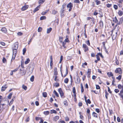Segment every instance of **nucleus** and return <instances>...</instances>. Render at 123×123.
<instances>
[{"instance_id":"43","label":"nucleus","mask_w":123,"mask_h":123,"mask_svg":"<svg viewBox=\"0 0 123 123\" xmlns=\"http://www.w3.org/2000/svg\"><path fill=\"white\" fill-rule=\"evenodd\" d=\"M96 3V4L97 5H99L100 4V1L98 0H96L95 1Z\"/></svg>"},{"instance_id":"62","label":"nucleus","mask_w":123,"mask_h":123,"mask_svg":"<svg viewBox=\"0 0 123 123\" xmlns=\"http://www.w3.org/2000/svg\"><path fill=\"white\" fill-rule=\"evenodd\" d=\"M86 43L88 45L90 46V43L89 40L87 41H86Z\"/></svg>"},{"instance_id":"49","label":"nucleus","mask_w":123,"mask_h":123,"mask_svg":"<svg viewBox=\"0 0 123 123\" xmlns=\"http://www.w3.org/2000/svg\"><path fill=\"white\" fill-rule=\"evenodd\" d=\"M113 7L115 10H117L118 9V6L116 5H114Z\"/></svg>"},{"instance_id":"41","label":"nucleus","mask_w":123,"mask_h":123,"mask_svg":"<svg viewBox=\"0 0 123 123\" xmlns=\"http://www.w3.org/2000/svg\"><path fill=\"white\" fill-rule=\"evenodd\" d=\"M121 77L122 76L121 75H119L118 77L116 78V79L117 80H120L121 79Z\"/></svg>"},{"instance_id":"20","label":"nucleus","mask_w":123,"mask_h":123,"mask_svg":"<svg viewBox=\"0 0 123 123\" xmlns=\"http://www.w3.org/2000/svg\"><path fill=\"white\" fill-rule=\"evenodd\" d=\"M113 21L115 23H117L118 22V20L116 17L113 18Z\"/></svg>"},{"instance_id":"63","label":"nucleus","mask_w":123,"mask_h":123,"mask_svg":"<svg viewBox=\"0 0 123 123\" xmlns=\"http://www.w3.org/2000/svg\"><path fill=\"white\" fill-rule=\"evenodd\" d=\"M123 18H121L120 19L119 22H120L122 23L123 22Z\"/></svg>"},{"instance_id":"7","label":"nucleus","mask_w":123,"mask_h":123,"mask_svg":"<svg viewBox=\"0 0 123 123\" xmlns=\"http://www.w3.org/2000/svg\"><path fill=\"white\" fill-rule=\"evenodd\" d=\"M1 30L5 33H6L7 32L6 29L5 27H3L2 28Z\"/></svg>"},{"instance_id":"59","label":"nucleus","mask_w":123,"mask_h":123,"mask_svg":"<svg viewBox=\"0 0 123 123\" xmlns=\"http://www.w3.org/2000/svg\"><path fill=\"white\" fill-rule=\"evenodd\" d=\"M64 105H68L67 102V101H65L64 102Z\"/></svg>"},{"instance_id":"35","label":"nucleus","mask_w":123,"mask_h":123,"mask_svg":"<svg viewBox=\"0 0 123 123\" xmlns=\"http://www.w3.org/2000/svg\"><path fill=\"white\" fill-rule=\"evenodd\" d=\"M105 98L106 99H108L107 95H109V94L107 92V91H106L105 92Z\"/></svg>"},{"instance_id":"13","label":"nucleus","mask_w":123,"mask_h":123,"mask_svg":"<svg viewBox=\"0 0 123 123\" xmlns=\"http://www.w3.org/2000/svg\"><path fill=\"white\" fill-rule=\"evenodd\" d=\"M66 74H65L63 76L62 74V72H61V74H62V76L63 77H65L68 73V69L67 68H66ZM61 72H62L61 70Z\"/></svg>"},{"instance_id":"46","label":"nucleus","mask_w":123,"mask_h":123,"mask_svg":"<svg viewBox=\"0 0 123 123\" xmlns=\"http://www.w3.org/2000/svg\"><path fill=\"white\" fill-rule=\"evenodd\" d=\"M42 28L41 27H39L38 28V32H40L42 31Z\"/></svg>"},{"instance_id":"54","label":"nucleus","mask_w":123,"mask_h":123,"mask_svg":"<svg viewBox=\"0 0 123 123\" xmlns=\"http://www.w3.org/2000/svg\"><path fill=\"white\" fill-rule=\"evenodd\" d=\"M66 6V4H64L62 6V9H64L65 8Z\"/></svg>"},{"instance_id":"32","label":"nucleus","mask_w":123,"mask_h":123,"mask_svg":"<svg viewBox=\"0 0 123 123\" xmlns=\"http://www.w3.org/2000/svg\"><path fill=\"white\" fill-rule=\"evenodd\" d=\"M68 79L67 78H66L64 79V82L66 83H68Z\"/></svg>"},{"instance_id":"16","label":"nucleus","mask_w":123,"mask_h":123,"mask_svg":"<svg viewBox=\"0 0 123 123\" xmlns=\"http://www.w3.org/2000/svg\"><path fill=\"white\" fill-rule=\"evenodd\" d=\"M107 74L109 77H110L111 76H112L113 75L111 72H108L107 73Z\"/></svg>"},{"instance_id":"48","label":"nucleus","mask_w":123,"mask_h":123,"mask_svg":"<svg viewBox=\"0 0 123 123\" xmlns=\"http://www.w3.org/2000/svg\"><path fill=\"white\" fill-rule=\"evenodd\" d=\"M84 65H86V66L87 65V63L86 62H85L84 63H83V64L82 65V66L83 68L85 67V66Z\"/></svg>"},{"instance_id":"53","label":"nucleus","mask_w":123,"mask_h":123,"mask_svg":"<svg viewBox=\"0 0 123 123\" xmlns=\"http://www.w3.org/2000/svg\"><path fill=\"white\" fill-rule=\"evenodd\" d=\"M111 4H108L106 5L107 7L108 8L112 6Z\"/></svg>"},{"instance_id":"61","label":"nucleus","mask_w":123,"mask_h":123,"mask_svg":"<svg viewBox=\"0 0 123 123\" xmlns=\"http://www.w3.org/2000/svg\"><path fill=\"white\" fill-rule=\"evenodd\" d=\"M41 118L39 117H36V120H39L41 119Z\"/></svg>"},{"instance_id":"21","label":"nucleus","mask_w":123,"mask_h":123,"mask_svg":"<svg viewBox=\"0 0 123 123\" xmlns=\"http://www.w3.org/2000/svg\"><path fill=\"white\" fill-rule=\"evenodd\" d=\"M52 29L51 28L47 29V33H49L52 30Z\"/></svg>"},{"instance_id":"2","label":"nucleus","mask_w":123,"mask_h":123,"mask_svg":"<svg viewBox=\"0 0 123 123\" xmlns=\"http://www.w3.org/2000/svg\"><path fill=\"white\" fill-rule=\"evenodd\" d=\"M12 49L13 50V55L12 57V58L11 60V61L12 60H14V59L17 53V49Z\"/></svg>"},{"instance_id":"24","label":"nucleus","mask_w":123,"mask_h":123,"mask_svg":"<svg viewBox=\"0 0 123 123\" xmlns=\"http://www.w3.org/2000/svg\"><path fill=\"white\" fill-rule=\"evenodd\" d=\"M54 93L55 95L56 96V97H59V95L58 93H57V92L56 91H55V90H54Z\"/></svg>"},{"instance_id":"33","label":"nucleus","mask_w":123,"mask_h":123,"mask_svg":"<svg viewBox=\"0 0 123 123\" xmlns=\"http://www.w3.org/2000/svg\"><path fill=\"white\" fill-rule=\"evenodd\" d=\"M25 73L23 70L22 71V72H20V74L22 75H25Z\"/></svg>"},{"instance_id":"52","label":"nucleus","mask_w":123,"mask_h":123,"mask_svg":"<svg viewBox=\"0 0 123 123\" xmlns=\"http://www.w3.org/2000/svg\"><path fill=\"white\" fill-rule=\"evenodd\" d=\"M96 88L97 89H100V88L99 86L97 85H96Z\"/></svg>"},{"instance_id":"10","label":"nucleus","mask_w":123,"mask_h":123,"mask_svg":"<svg viewBox=\"0 0 123 123\" xmlns=\"http://www.w3.org/2000/svg\"><path fill=\"white\" fill-rule=\"evenodd\" d=\"M54 75L55 76H57V75L58 72L57 71V69L56 68H55L54 69Z\"/></svg>"},{"instance_id":"5","label":"nucleus","mask_w":123,"mask_h":123,"mask_svg":"<svg viewBox=\"0 0 123 123\" xmlns=\"http://www.w3.org/2000/svg\"><path fill=\"white\" fill-rule=\"evenodd\" d=\"M115 72L116 73H118L119 74H121L122 73V71L121 68H117L115 71Z\"/></svg>"},{"instance_id":"15","label":"nucleus","mask_w":123,"mask_h":123,"mask_svg":"<svg viewBox=\"0 0 123 123\" xmlns=\"http://www.w3.org/2000/svg\"><path fill=\"white\" fill-rule=\"evenodd\" d=\"M80 82V78L79 77H78L77 79V81L75 82V83L76 84H79Z\"/></svg>"},{"instance_id":"11","label":"nucleus","mask_w":123,"mask_h":123,"mask_svg":"<svg viewBox=\"0 0 123 123\" xmlns=\"http://www.w3.org/2000/svg\"><path fill=\"white\" fill-rule=\"evenodd\" d=\"M69 36L68 35H66V39H65V42L69 43L70 42L68 40Z\"/></svg>"},{"instance_id":"58","label":"nucleus","mask_w":123,"mask_h":123,"mask_svg":"<svg viewBox=\"0 0 123 123\" xmlns=\"http://www.w3.org/2000/svg\"><path fill=\"white\" fill-rule=\"evenodd\" d=\"M73 93H76L75 89L74 87L73 88Z\"/></svg>"},{"instance_id":"14","label":"nucleus","mask_w":123,"mask_h":123,"mask_svg":"<svg viewBox=\"0 0 123 123\" xmlns=\"http://www.w3.org/2000/svg\"><path fill=\"white\" fill-rule=\"evenodd\" d=\"M92 116L94 117H98V114L97 113L94 112H93L92 114Z\"/></svg>"},{"instance_id":"27","label":"nucleus","mask_w":123,"mask_h":123,"mask_svg":"<svg viewBox=\"0 0 123 123\" xmlns=\"http://www.w3.org/2000/svg\"><path fill=\"white\" fill-rule=\"evenodd\" d=\"M45 0H40L38 1V3L39 4H42L44 2Z\"/></svg>"},{"instance_id":"22","label":"nucleus","mask_w":123,"mask_h":123,"mask_svg":"<svg viewBox=\"0 0 123 123\" xmlns=\"http://www.w3.org/2000/svg\"><path fill=\"white\" fill-rule=\"evenodd\" d=\"M50 113L51 114H52L53 113H57V112L55 110H50Z\"/></svg>"},{"instance_id":"4","label":"nucleus","mask_w":123,"mask_h":123,"mask_svg":"<svg viewBox=\"0 0 123 123\" xmlns=\"http://www.w3.org/2000/svg\"><path fill=\"white\" fill-rule=\"evenodd\" d=\"M18 42H15L13 45L12 49H18Z\"/></svg>"},{"instance_id":"30","label":"nucleus","mask_w":123,"mask_h":123,"mask_svg":"<svg viewBox=\"0 0 123 123\" xmlns=\"http://www.w3.org/2000/svg\"><path fill=\"white\" fill-rule=\"evenodd\" d=\"M46 18V17L45 16H42L40 17V20H43V19H45Z\"/></svg>"},{"instance_id":"9","label":"nucleus","mask_w":123,"mask_h":123,"mask_svg":"<svg viewBox=\"0 0 123 123\" xmlns=\"http://www.w3.org/2000/svg\"><path fill=\"white\" fill-rule=\"evenodd\" d=\"M40 5H39L37 6V7H36L35 9H34V10L33 11V12L34 13H35L37 11H38L39 9L40 8Z\"/></svg>"},{"instance_id":"1","label":"nucleus","mask_w":123,"mask_h":123,"mask_svg":"<svg viewBox=\"0 0 123 123\" xmlns=\"http://www.w3.org/2000/svg\"><path fill=\"white\" fill-rule=\"evenodd\" d=\"M118 89H121L120 93L118 94L122 98L123 100V86L119 84L118 85Z\"/></svg>"},{"instance_id":"60","label":"nucleus","mask_w":123,"mask_h":123,"mask_svg":"<svg viewBox=\"0 0 123 123\" xmlns=\"http://www.w3.org/2000/svg\"><path fill=\"white\" fill-rule=\"evenodd\" d=\"M17 34L18 35L21 36L22 35L23 33L21 32H19Z\"/></svg>"},{"instance_id":"42","label":"nucleus","mask_w":123,"mask_h":123,"mask_svg":"<svg viewBox=\"0 0 123 123\" xmlns=\"http://www.w3.org/2000/svg\"><path fill=\"white\" fill-rule=\"evenodd\" d=\"M57 12L55 10H53L52 12V14H56Z\"/></svg>"},{"instance_id":"51","label":"nucleus","mask_w":123,"mask_h":123,"mask_svg":"<svg viewBox=\"0 0 123 123\" xmlns=\"http://www.w3.org/2000/svg\"><path fill=\"white\" fill-rule=\"evenodd\" d=\"M3 62V63H5L6 61V59L4 57L3 58V60H2Z\"/></svg>"},{"instance_id":"47","label":"nucleus","mask_w":123,"mask_h":123,"mask_svg":"<svg viewBox=\"0 0 123 123\" xmlns=\"http://www.w3.org/2000/svg\"><path fill=\"white\" fill-rule=\"evenodd\" d=\"M55 86L56 87H57L59 86V84L58 83H56L55 84Z\"/></svg>"},{"instance_id":"25","label":"nucleus","mask_w":123,"mask_h":123,"mask_svg":"<svg viewBox=\"0 0 123 123\" xmlns=\"http://www.w3.org/2000/svg\"><path fill=\"white\" fill-rule=\"evenodd\" d=\"M30 61V60L29 58H27L26 60L25 61V64H27L29 63Z\"/></svg>"},{"instance_id":"29","label":"nucleus","mask_w":123,"mask_h":123,"mask_svg":"<svg viewBox=\"0 0 123 123\" xmlns=\"http://www.w3.org/2000/svg\"><path fill=\"white\" fill-rule=\"evenodd\" d=\"M22 88L23 89H24L25 90H26L27 88V87L25 86L24 85H22Z\"/></svg>"},{"instance_id":"38","label":"nucleus","mask_w":123,"mask_h":123,"mask_svg":"<svg viewBox=\"0 0 123 123\" xmlns=\"http://www.w3.org/2000/svg\"><path fill=\"white\" fill-rule=\"evenodd\" d=\"M116 63L117 65H118L119 64V62L118 60H117V58L116 57Z\"/></svg>"},{"instance_id":"31","label":"nucleus","mask_w":123,"mask_h":123,"mask_svg":"<svg viewBox=\"0 0 123 123\" xmlns=\"http://www.w3.org/2000/svg\"><path fill=\"white\" fill-rule=\"evenodd\" d=\"M12 95V93H11L9 94L8 96V98L9 99H10L11 98Z\"/></svg>"},{"instance_id":"19","label":"nucleus","mask_w":123,"mask_h":123,"mask_svg":"<svg viewBox=\"0 0 123 123\" xmlns=\"http://www.w3.org/2000/svg\"><path fill=\"white\" fill-rule=\"evenodd\" d=\"M59 118V117L58 116H56L53 118L54 120L56 121Z\"/></svg>"},{"instance_id":"56","label":"nucleus","mask_w":123,"mask_h":123,"mask_svg":"<svg viewBox=\"0 0 123 123\" xmlns=\"http://www.w3.org/2000/svg\"><path fill=\"white\" fill-rule=\"evenodd\" d=\"M87 111L86 112L87 113H88V114H90V110L89 109H87Z\"/></svg>"},{"instance_id":"18","label":"nucleus","mask_w":123,"mask_h":123,"mask_svg":"<svg viewBox=\"0 0 123 123\" xmlns=\"http://www.w3.org/2000/svg\"><path fill=\"white\" fill-rule=\"evenodd\" d=\"M67 7L68 8H72V3L71 2L69 3L67 5Z\"/></svg>"},{"instance_id":"39","label":"nucleus","mask_w":123,"mask_h":123,"mask_svg":"<svg viewBox=\"0 0 123 123\" xmlns=\"http://www.w3.org/2000/svg\"><path fill=\"white\" fill-rule=\"evenodd\" d=\"M58 77L57 76H55V78L54 79V80L56 81L57 82L59 81V79H57Z\"/></svg>"},{"instance_id":"8","label":"nucleus","mask_w":123,"mask_h":123,"mask_svg":"<svg viewBox=\"0 0 123 123\" xmlns=\"http://www.w3.org/2000/svg\"><path fill=\"white\" fill-rule=\"evenodd\" d=\"M64 10H65L63 9H61V16L62 18L63 17H64L65 16L64 12Z\"/></svg>"},{"instance_id":"44","label":"nucleus","mask_w":123,"mask_h":123,"mask_svg":"<svg viewBox=\"0 0 123 123\" xmlns=\"http://www.w3.org/2000/svg\"><path fill=\"white\" fill-rule=\"evenodd\" d=\"M26 49L25 48H24L23 50V55H25V52H26Z\"/></svg>"},{"instance_id":"26","label":"nucleus","mask_w":123,"mask_h":123,"mask_svg":"<svg viewBox=\"0 0 123 123\" xmlns=\"http://www.w3.org/2000/svg\"><path fill=\"white\" fill-rule=\"evenodd\" d=\"M34 78V75H32L30 79V81L31 82L33 81Z\"/></svg>"},{"instance_id":"37","label":"nucleus","mask_w":123,"mask_h":123,"mask_svg":"<svg viewBox=\"0 0 123 123\" xmlns=\"http://www.w3.org/2000/svg\"><path fill=\"white\" fill-rule=\"evenodd\" d=\"M49 11V10H47L45 12H43L42 13V14L43 15H44Z\"/></svg>"},{"instance_id":"17","label":"nucleus","mask_w":123,"mask_h":123,"mask_svg":"<svg viewBox=\"0 0 123 123\" xmlns=\"http://www.w3.org/2000/svg\"><path fill=\"white\" fill-rule=\"evenodd\" d=\"M99 23L100 27H103V21L101 20L100 21Z\"/></svg>"},{"instance_id":"50","label":"nucleus","mask_w":123,"mask_h":123,"mask_svg":"<svg viewBox=\"0 0 123 123\" xmlns=\"http://www.w3.org/2000/svg\"><path fill=\"white\" fill-rule=\"evenodd\" d=\"M96 57L97 60L98 61H99L100 60V58L99 57L98 55H96Z\"/></svg>"},{"instance_id":"55","label":"nucleus","mask_w":123,"mask_h":123,"mask_svg":"<svg viewBox=\"0 0 123 123\" xmlns=\"http://www.w3.org/2000/svg\"><path fill=\"white\" fill-rule=\"evenodd\" d=\"M30 120L29 117H28L26 119L25 121L26 122H28Z\"/></svg>"},{"instance_id":"64","label":"nucleus","mask_w":123,"mask_h":123,"mask_svg":"<svg viewBox=\"0 0 123 123\" xmlns=\"http://www.w3.org/2000/svg\"><path fill=\"white\" fill-rule=\"evenodd\" d=\"M108 91L110 93H112V92L111 91L109 87H108Z\"/></svg>"},{"instance_id":"45","label":"nucleus","mask_w":123,"mask_h":123,"mask_svg":"<svg viewBox=\"0 0 123 123\" xmlns=\"http://www.w3.org/2000/svg\"><path fill=\"white\" fill-rule=\"evenodd\" d=\"M0 108L2 111H3L5 109V108L3 106H2L1 105H0Z\"/></svg>"},{"instance_id":"34","label":"nucleus","mask_w":123,"mask_h":123,"mask_svg":"<svg viewBox=\"0 0 123 123\" xmlns=\"http://www.w3.org/2000/svg\"><path fill=\"white\" fill-rule=\"evenodd\" d=\"M112 39L113 40H114L116 37V35L115 36L114 35H111Z\"/></svg>"},{"instance_id":"6","label":"nucleus","mask_w":123,"mask_h":123,"mask_svg":"<svg viewBox=\"0 0 123 123\" xmlns=\"http://www.w3.org/2000/svg\"><path fill=\"white\" fill-rule=\"evenodd\" d=\"M82 46L83 48L85 49L84 51L85 52H86L88 50V47L86 44H83Z\"/></svg>"},{"instance_id":"57","label":"nucleus","mask_w":123,"mask_h":123,"mask_svg":"<svg viewBox=\"0 0 123 123\" xmlns=\"http://www.w3.org/2000/svg\"><path fill=\"white\" fill-rule=\"evenodd\" d=\"M114 91L115 92L117 93L119 92V91L118 89H116L114 90Z\"/></svg>"},{"instance_id":"12","label":"nucleus","mask_w":123,"mask_h":123,"mask_svg":"<svg viewBox=\"0 0 123 123\" xmlns=\"http://www.w3.org/2000/svg\"><path fill=\"white\" fill-rule=\"evenodd\" d=\"M28 7L27 5L23 6L21 10L22 11H24L27 9Z\"/></svg>"},{"instance_id":"3","label":"nucleus","mask_w":123,"mask_h":123,"mask_svg":"<svg viewBox=\"0 0 123 123\" xmlns=\"http://www.w3.org/2000/svg\"><path fill=\"white\" fill-rule=\"evenodd\" d=\"M58 92L60 94L61 98H63L65 97V96L64 95L63 92L61 88L58 89Z\"/></svg>"},{"instance_id":"36","label":"nucleus","mask_w":123,"mask_h":123,"mask_svg":"<svg viewBox=\"0 0 123 123\" xmlns=\"http://www.w3.org/2000/svg\"><path fill=\"white\" fill-rule=\"evenodd\" d=\"M86 103L87 105H88V104L87 103H88L89 104H90L91 103V101L89 99H88L86 101Z\"/></svg>"},{"instance_id":"40","label":"nucleus","mask_w":123,"mask_h":123,"mask_svg":"<svg viewBox=\"0 0 123 123\" xmlns=\"http://www.w3.org/2000/svg\"><path fill=\"white\" fill-rule=\"evenodd\" d=\"M62 46H63V47H64V48H66V47L65 46L66 44V42H64H64H62Z\"/></svg>"},{"instance_id":"28","label":"nucleus","mask_w":123,"mask_h":123,"mask_svg":"<svg viewBox=\"0 0 123 123\" xmlns=\"http://www.w3.org/2000/svg\"><path fill=\"white\" fill-rule=\"evenodd\" d=\"M81 92L82 93L84 91V90L82 84H81Z\"/></svg>"},{"instance_id":"23","label":"nucleus","mask_w":123,"mask_h":123,"mask_svg":"<svg viewBox=\"0 0 123 123\" xmlns=\"http://www.w3.org/2000/svg\"><path fill=\"white\" fill-rule=\"evenodd\" d=\"M47 93L46 92H44L43 93V97L46 98L47 97Z\"/></svg>"}]
</instances>
